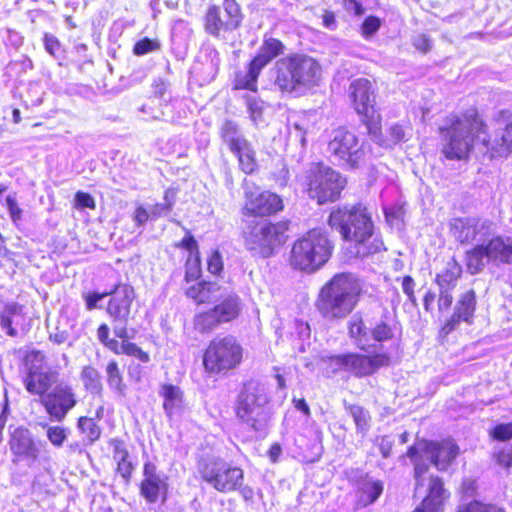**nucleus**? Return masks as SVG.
<instances>
[{
    "label": "nucleus",
    "instance_id": "obj_1",
    "mask_svg": "<svg viewBox=\"0 0 512 512\" xmlns=\"http://www.w3.org/2000/svg\"><path fill=\"white\" fill-rule=\"evenodd\" d=\"M440 152L448 161L467 162L475 147L481 143L490 159L507 158L512 154V121L499 137L492 138L489 126L476 107L446 115L437 127Z\"/></svg>",
    "mask_w": 512,
    "mask_h": 512
},
{
    "label": "nucleus",
    "instance_id": "obj_2",
    "mask_svg": "<svg viewBox=\"0 0 512 512\" xmlns=\"http://www.w3.org/2000/svg\"><path fill=\"white\" fill-rule=\"evenodd\" d=\"M327 224L338 231L342 240L349 244L350 252L355 258H368L386 249L372 214L360 202L333 207Z\"/></svg>",
    "mask_w": 512,
    "mask_h": 512
},
{
    "label": "nucleus",
    "instance_id": "obj_3",
    "mask_svg": "<svg viewBox=\"0 0 512 512\" xmlns=\"http://www.w3.org/2000/svg\"><path fill=\"white\" fill-rule=\"evenodd\" d=\"M362 295L358 277L350 272L336 273L319 289L315 307L325 319H344L356 309Z\"/></svg>",
    "mask_w": 512,
    "mask_h": 512
},
{
    "label": "nucleus",
    "instance_id": "obj_4",
    "mask_svg": "<svg viewBox=\"0 0 512 512\" xmlns=\"http://www.w3.org/2000/svg\"><path fill=\"white\" fill-rule=\"evenodd\" d=\"M273 84L282 94L311 89L321 79L319 62L305 54L293 53L279 59L273 68Z\"/></svg>",
    "mask_w": 512,
    "mask_h": 512
},
{
    "label": "nucleus",
    "instance_id": "obj_5",
    "mask_svg": "<svg viewBox=\"0 0 512 512\" xmlns=\"http://www.w3.org/2000/svg\"><path fill=\"white\" fill-rule=\"evenodd\" d=\"M334 248L328 232L317 227L309 229L292 243L288 264L296 271L314 273L331 259Z\"/></svg>",
    "mask_w": 512,
    "mask_h": 512
},
{
    "label": "nucleus",
    "instance_id": "obj_6",
    "mask_svg": "<svg viewBox=\"0 0 512 512\" xmlns=\"http://www.w3.org/2000/svg\"><path fill=\"white\" fill-rule=\"evenodd\" d=\"M291 227L288 218L254 222L243 233L244 246L253 256L271 258L288 242Z\"/></svg>",
    "mask_w": 512,
    "mask_h": 512
},
{
    "label": "nucleus",
    "instance_id": "obj_7",
    "mask_svg": "<svg viewBox=\"0 0 512 512\" xmlns=\"http://www.w3.org/2000/svg\"><path fill=\"white\" fill-rule=\"evenodd\" d=\"M460 453L459 445L451 437L440 440L418 438L407 448L405 456L413 463L414 478L419 482L429 471V465L422 460L423 455H426L430 463L439 471H446Z\"/></svg>",
    "mask_w": 512,
    "mask_h": 512
},
{
    "label": "nucleus",
    "instance_id": "obj_8",
    "mask_svg": "<svg viewBox=\"0 0 512 512\" xmlns=\"http://www.w3.org/2000/svg\"><path fill=\"white\" fill-rule=\"evenodd\" d=\"M347 178L323 162L312 163L305 173L303 189L318 205L334 203L342 198Z\"/></svg>",
    "mask_w": 512,
    "mask_h": 512
},
{
    "label": "nucleus",
    "instance_id": "obj_9",
    "mask_svg": "<svg viewBox=\"0 0 512 512\" xmlns=\"http://www.w3.org/2000/svg\"><path fill=\"white\" fill-rule=\"evenodd\" d=\"M348 98L352 109L366 127L367 134L375 139L383 135V118L377 107V88L375 83L365 77L354 79L348 88Z\"/></svg>",
    "mask_w": 512,
    "mask_h": 512
},
{
    "label": "nucleus",
    "instance_id": "obj_10",
    "mask_svg": "<svg viewBox=\"0 0 512 512\" xmlns=\"http://www.w3.org/2000/svg\"><path fill=\"white\" fill-rule=\"evenodd\" d=\"M244 348L231 335L215 337L203 351L202 365L210 376L226 375L237 369L243 362Z\"/></svg>",
    "mask_w": 512,
    "mask_h": 512
},
{
    "label": "nucleus",
    "instance_id": "obj_11",
    "mask_svg": "<svg viewBox=\"0 0 512 512\" xmlns=\"http://www.w3.org/2000/svg\"><path fill=\"white\" fill-rule=\"evenodd\" d=\"M240 213L245 219H270L285 209L283 197L275 191L262 188L252 180L243 179Z\"/></svg>",
    "mask_w": 512,
    "mask_h": 512
},
{
    "label": "nucleus",
    "instance_id": "obj_12",
    "mask_svg": "<svg viewBox=\"0 0 512 512\" xmlns=\"http://www.w3.org/2000/svg\"><path fill=\"white\" fill-rule=\"evenodd\" d=\"M328 363L335 371L342 370L356 378H365L376 374L380 369L389 367L391 355L382 349V345L367 353L347 352L328 357Z\"/></svg>",
    "mask_w": 512,
    "mask_h": 512
},
{
    "label": "nucleus",
    "instance_id": "obj_13",
    "mask_svg": "<svg viewBox=\"0 0 512 512\" xmlns=\"http://www.w3.org/2000/svg\"><path fill=\"white\" fill-rule=\"evenodd\" d=\"M327 151L336 165L344 170H359L366 164L363 143L354 131L345 126L333 131V136L327 143Z\"/></svg>",
    "mask_w": 512,
    "mask_h": 512
},
{
    "label": "nucleus",
    "instance_id": "obj_14",
    "mask_svg": "<svg viewBox=\"0 0 512 512\" xmlns=\"http://www.w3.org/2000/svg\"><path fill=\"white\" fill-rule=\"evenodd\" d=\"M243 20L244 14L237 0H223L222 6L209 4L201 19L205 33L217 39L238 30Z\"/></svg>",
    "mask_w": 512,
    "mask_h": 512
},
{
    "label": "nucleus",
    "instance_id": "obj_15",
    "mask_svg": "<svg viewBox=\"0 0 512 512\" xmlns=\"http://www.w3.org/2000/svg\"><path fill=\"white\" fill-rule=\"evenodd\" d=\"M199 474L216 491L231 493L240 489L244 482V471L222 458H212L199 463Z\"/></svg>",
    "mask_w": 512,
    "mask_h": 512
},
{
    "label": "nucleus",
    "instance_id": "obj_16",
    "mask_svg": "<svg viewBox=\"0 0 512 512\" xmlns=\"http://www.w3.org/2000/svg\"><path fill=\"white\" fill-rule=\"evenodd\" d=\"M243 310L241 298L236 293L219 294L213 306L198 313L194 318L195 327L202 333L236 321Z\"/></svg>",
    "mask_w": 512,
    "mask_h": 512
},
{
    "label": "nucleus",
    "instance_id": "obj_17",
    "mask_svg": "<svg viewBox=\"0 0 512 512\" xmlns=\"http://www.w3.org/2000/svg\"><path fill=\"white\" fill-rule=\"evenodd\" d=\"M221 140L227 145L235 156L239 170L245 175H253L259 170L257 153L251 142L240 135L236 122L226 120L219 130Z\"/></svg>",
    "mask_w": 512,
    "mask_h": 512
},
{
    "label": "nucleus",
    "instance_id": "obj_18",
    "mask_svg": "<svg viewBox=\"0 0 512 512\" xmlns=\"http://www.w3.org/2000/svg\"><path fill=\"white\" fill-rule=\"evenodd\" d=\"M269 403V397L263 387L254 381L243 383L234 403L235 416L242 423L257 429L259 418L264 414V408Z\"/></svg>",
    "mask_w": 512,
    "mask_h": 512
},
{
    "label": "nucleus",
    "instance_id": "obj_19",
    "mask_svg": "<svg viewBox=\"0 0 512 512\" xmlns=\"http://www.w3.org/2000/svg\"><path fill=\"white\" fill-rule=\"evenodd\" d=\"M107 312L113 318V332L120 339H131L135 331L127 328L130 307L134 300V289L128 284H119L112 292Z\"/></svg>",
    "mask_w": 512,
    "mask_h": 512
},
{
    "label": "nucleus",
    "instance_id": "obj_20",
    "mask_svg": "<svg viewBox=\"0 0 512 512\" xmlns=\"http://www.w3.org/2000/svg\"><path fill=\"white\" fill-rule=\"evenodd\" d=\"M477 309V295L473 288L462 292L456 301L454 311L439 327L437 340L443 344L461 322L472 324Z\"/></svg>",
    "mask_w": 512,
    "mask_h": 512
},
{
    "label": "nucleus",
    "instance_id": "obj_21",
    "mask_svg": "<svg viewBox=\"0 0 512 512\" xmlns=\"http://www.w3.org/2000/svg\"><path fill=\"white\" fill-rule=\"evenodd\" d=\"M41 403L51 420L62 422L76 406L77 399L71 385L60 382L43 396Z\"/></svg>",
    "mask_w": 512,
    "mask_h": 512
},
{
    "label": "nucleus",
    "instance_id": "obj_22",
    "mask_svg": "<svg viewBox=\"0 0 512 512\" xmlns=\"http://www.w3.org/2000/svg\"><path fill=\"white\" fill-rule=\"evenodd\" d=\"M9 446L12 462L15 464L25 463L28 467H31L39 459L40 447L27 428L19 426L12 430Z\"/></svg>",
    "mask_w": 512,
    "mask_h": 512
},
{
    "label": "nucleus",
    "instance_id": "obj_23",
    "mask_svg": "<svg viewBox=\"0 0 512 512\" xmlns=\"http://www.w3.org/2000/svg\"><path fill=\"white\" fill-rule=\"evenodd\" d=\"M34 358L39 364L32 363L29 366L24 378V386L30 394L40 396L42 399L50 391L52 385L57 382V373L43 367L41 362L44 355L41 352H36Z\"/></svg>",
    "mask_w": 512,
    "mask_h": 512
},
{
    "label": "nucleus",
    "instance_id": "obj_24",
    "mask_svg": "<svg viewBox=\"0 0 512 512\" xmlns=\"http://www.w3.org/2000/svg\"><path fill=\"white\" fill-rule=\"evenodd\" d=\"M449 497L450 493L445 488L443 479L438 475H431L425 496L412 512H444V505Z\"/></svg>",
    "mask_w": 512,
    "mask_h": 512
},
{
    "label": "nucleus",
    "instance_id": "obj_25",
    "mask_svg": "<svg viewBox=\"0 0 512 512\" xmlns=\"http://www.w3.org/2000/svg\"><path fill=\"white\" fill-rule=\"evenodd\" d=\"M384 492V482L369 473L362 474L354 484L355 506L357 509L374 504Z\"/></svg>",
    "mask_w": 512,
    "mask_h": 512
},
{
    "label": "nucleus",
    "instance_id": "obj_26",
    "mask_svg": "<svg viewBox=\"0 0 512 512\" xmlns=\"http://www.w3.org/2000/svg\"><path fill=\"white\" fill-rule=\"evenodd\" d=\"M488 255V262L495 265H509L512 263V239L504 236H493L484 243Z\"/></svg>",
    "mask_w": 512,
    "mask_h": 512
},
{
    "label": "nucleus",
    "instance_id": "obj_27",
    "mask_svg": "<svg viewBox=\"0 0 512 512\" xmlns=\"http://www.w3.org/2000/svg\"><path fill=\"white\" fill-rule=\"evenodd\" d=\"M285 44L278 38L265 36L258 52L251 58L261 69L285 53Z\"/></svg>",
    "mask_w": 512,
    "mask_h": 512
},
{
    "label": "nucleus",
    "instance_id": "obj_28",
    "mask_svg": "<svg viewBox=\"0 0 512 512\" xmlns=\"http://www.w3.org/2000/svg\"><path fill=\"white\" fill-rule=\"evenodd\" d=\"M370 334L380 344L399 339L402 335L401 324L397 319L384 317L370 328Z\"/></svg>",
    "mask_w": 512,
    "mask_h": 512
},
{
    "label": "nucleus",
    "instance_id": "obj_29",
    "mask_svg": "<svg viewBox=\"0 0 512 512\" xmlns=\"http://www.w3.org/2000/svg\"><path fill=\"white\" fill-rule=\"evenodd\" d=\"M263 69H261L251 59L246 65V72H237L232 81L234 91L247 90L253 93L258 92V79Z\"/></svg>",
    "mask_w": 512,
    "mask_h": 512
},
{
    "label": "nucleus",
    "instance_id": "obj_30",
    "mask_svg": "<svg viewBox=\"0 0 512 512\" xmlns=\"http://www.w3.org/2000/svg\"><path fill=\"white\" fill-rule=\"evenodd\" d=\"M24 321L23 308L17 303L7 304L0 313V326L11 337L18 335L17 328L21 327Z\"/></svg>",
    "mask_w": 512,
    "mask_h": 512
},
{
    "label": "nucleus",
    "instance_id": "obj_31",
    "mask_svg": "<svg viewBox=\"0 0 512 512\" xmlns=\"http://www.w3.org/2000/svg\"><path fill=\"white\" fill-rule=\"evenodd\" d=\"M462 275L461 264L456 257L452 256L446 262L443 270L435 275L434 282L439 288L455 289Z\"/></svg>",
    "mask_w": 512,
    "mask_h": 512
},
{
    "label": "nucleus",
    "instance_id": "obj_32",
    "mask_svg": "<svg viewBox=\"0 0 512 512\" xmlns=\"http://www.w3.org/2000/svg\"><path fill=\"white\" fill-rule=\"evenodd\" d=\"M220 289L221 287L216 282L198 281L186 289L185 295L197 305L207 304L216 297Z\"/></svg>",
    "mask_w": 512,
    "mask_h": 512
},
{
    "label": "nucleus",
    "instance_id": "obj_33",
    "mask_svg": "<svg viewBox=\"0 0 512 512\" xmlns=\"http://www.w3.org/2000/svg\"><path fill=\"white\" fill-rule=\"evenodd\" d=\"M164 403L163 407L170 419L180 416L185 408V400L182 390L178 386L164 385L163 387Z\"/></svg>",
    "mask_w": 512,
    "mask_h": 512
},
{
    "label": "nucleus",
    "instance_id": "obj_34",
    "mask_svg": "<svg viewBox=\"0 0 512 512\" xmlns=\"http://www.w3.org/2000/svg\"><path fill=\"white\" fill-rule=\"evenodd\" d=\"M484 259L488 261V255L484 243L473 246L465 255L467 271L471 275L482 272L485 266Z\"/></svg>",
    "mask_w": 512,
    "mask_h": 512
},
{
    "label": "nucleus",
    "instance_id": "obj_35",
    "mask_svg": "<svg viewBox=\"0 0 512 512\" xmlns=\"http://www.w3.org/2000/svg\"><path fill=\"white\" fill-rule=\"evenodd\" d=\"M348 335L354 341L355 345L363 351H366L365 343L368 340V332L362 318H353L347 325Z\"/></svg>",
    "mask_w": 512,
    "mask_h": 512
},
{
    "label": "nucleus",
    "instance_id": "obj_36",
    "mask_svg": "<svg viewBox=\"0 0 512 512\" xmlns=\"http://www.w3.org/2000/svg\"><path fill=\"white\" fill-rule=\"evenodd\" d=\"M114 460L117 462V471L119 474L125 480H128L134 467L127 450L121 443L115 445Z\"/></svg>",
    "mask_w": 512,
    "mask_h": 512
},
{
    "label": "nucleus",
    "instance_id": "obj_37",
    "mask_svg": "<svg viewBox=\"0 0 512 512\" xmlns=\"http://www.w3.org/2000/svg\"><path fill=\"white\" fill-rule=\"evenodd\" d=\"M107 384L109 388L120 396L125 395L126 385L123 383V378L119 370L118 364L111 361L106 367Z\"/></svg>",
    "mask_w": 512,
    "mask_h": 512
},
{
    "label": "nucleus",
    "instance_id": "obj_38",
    "mask_svg": "<svg viewBox=\"0 0 512 512\" xmlns=\"http://www.w3.org/2000/svg\"><path fill=\"white\" fill-rule=\"evenodd\" d=\"M450 232L461 244L467 243L474 237V230L467 220L456 218L450 225Z\"/></svg>",
    "mask_w": 512,
    "mask_h": 512
},
{
    "label": "nucleus",
    "instance_id": "obj_39",
    "mask_svg": "<svg viewBox=\"0 0 512 512\" xmlns=\"http://www.w3.org/2000/svg\"><path fill=\"white\" fill-rule=\"evenodd\" d=\"M456 512H506L503 507L491 502L471 500L458 506Z\"/></svg>",
    "mask_w": 512,
    "mask_h": 512
},
{
    "label": "nucleus",
    "instance_id": "obj_40",
    "mask_svg": "<svg viewBox=\"0 0 512 512\" xmlns=\"http://www.w3.org/2000/svg\"><path fill=\"white\" fill-rule=\"evenodd\" d=\"M85 388L91 393L100 394L102 391V383L98 371L92 366H85L81 372Z\"/></svg>",
    "mask_w": 512,
    "mask_h": 512
},
{
    "label": "nucleus",
    "instance_id": "obj_41",
    "mask_svg": "<svg viewBox=\"0 0 512 512\" xmlns=\"http://www.w3.org/2000/svg\"><path fill=\"white\" fill-rule=\"evenodd\" d=\"M77 427L90 443L98 440L101 435V429L96 424L95 418L80 417L78 419Z\"/></svg>",
    "mask_w": 512,
    "mask_h": 512
},
{
    "label": "nucleus",
    "instance_id": "obj_42",
    "mask_svg": "<svg viewBox=\"0 0 512 512\" xmlns=\"http://www.w3.org/2000/svg\"><path fill=\"white\" fill-rule=\"evenodd\" d=\"M145 476L141 485V493L148 501L154 502L159 493V479L157 476H148V466H145Z\"/></svg>",
    "mask_w": 512,
    "mask_h": 512
},
{
    "label": "nucleus",
    "instance_id": "obj_43",
    "mask_svg": "<svg viewBox=\"0 0 512 512\" xmlns=\"http://www.w3.org/2000/svg\"><path fill=\"white\" fill-rule=\"evenodd\" d=\"M358 431L364 432L369 427V413L359 405L350 404L346 407Z\"/></svg>",
    "mask_w": 512,
    "mask_h": 512
},
{
    "label": "nucleus",
    "instance_id": "obj_44",
    "mask_svg": "<svg viewBox=\"0 0 512 512\" xmlns=\"http://www.w3.org/2000/svg\"><path fill=\"white\" fill-rule=\"evenodd\" d=\"M489 438L496 442H508L512 439V421L497 423L488 431Z\"/></svg>",
    "mask_w": 512,
    "mask_h": 512
},
{
    "label": "nucleus",
    "instance_id": "obj_45",
    "mask_svg": "<svg viewBox=\"0 0 512 512\" xmlns=\"http://www.w3.org/2000/svg\"><path fill=\"white\" fill-rule=\"evenodd\" d=\"M69 430L61 426H47L46 436L49 442L56 448L63 446L68 438Z\"/></svg>",
    "mask_w": 512,
    "mask_h": 512
},
{
    "label": "nucleus",
    "instance_id": "obj_46",
    "mask_svg": "<svg viewBox=\"0 0 512 512\" xmlns=\"http://www.w3.org/2000/svg\"><path fill=\"white\" fill-rule=\"evenodd\" d=\"M382 21L378 16H367L360 25V33L363 38H371L381 27Z\"/></svg>",
    "mask_w": 512,
    "mask_h": 512
},
{
    "label": "nucleus",
    "instance_id": "obj_47",
    "mask_svg": "<svg viewBox=\"0 0 512 512\" xmlns=\"http://www.w3.org/2000/svg\"><path fill=\"white\" fill-rule=\"evenodd\" d=\"M202 273L201 269V258L200 257H188L185 268V280L186 282L195 281L200 278Z\"/></svg>",
    "mask_w": 512,
    "mask_h": 512
},
{
    "label": "nucleus",
    "instance_id": "obj_48",
    "mask_svg": "<svg viewBox=\"0 0 512 512\" xmlns=\"http://www.w3.org/2000/svg\"><path fill=\"white\" fill-rule=\"evenodd\" d=\"M494 462L508 470L512 467V445L510 447H502L492 454Z\"/></svg>",
    "mask_w": 512,
    "mask_h": 512
},
{
    "label": "nucleus",
    "instance_id": "obj_49",
    "mask_svg": "<svg viewBox=\"0 0 512 512\" xmlns=\"http://www.w3.org/2000/svg\"><path fill=\"white\" fill-rule=\"evenodd\" d=\"M247 110L250 118L253 121L258 120L263 114V101L257 97L246 95L244 96Z\"/></svg>",
    "mask_w": 512,
    "mask_h": 512
},
{
    "label": "nucleus",
    "instance_id": "obj_50",
    "mask_svg": "<svg viewBox=\"0 0 512 512\" xmlns=\"http://www.w3.org/2000/svg\"><path fill=\"white\" fill-rule=\"evenodd\" d=\"M99 341L114 353H119V342L109 338V327L107 324H101L97 330Z\"/></svg>",
    "mask_w": 512,
    "mask_h": 512
},
{
    "label": "nucleus",
    "instance_id": "obj_51",
    "mask_svg": "<svg viewBox=\"0 0 512 512\" xmlns=\"http://www.w3.org/2000/svg\"><path fill=\"white\" fill-rule=\"evenodd\" d=\"M401 286L403 293L406 295L408 301L413 305L417 306V297L415 293L416 282L410 275H405L401 279Z\"/></svg>",
    "mask_w": 512,
    "mask_h": 512
},
{
    "label": "nucleus",
    "instance_id": "obj_52",
    "mask_svg": "<svg viewBox=\"0 0 512 512\" xmlns=\"http://www.w3.org/2000/svg\"><path fill=\"white\" fill-rule=\"evenodd\" d=\"M178 246L189 252L188 257H200L198 243L190 232L185 234V236L179 242Z\"/></svg>",
    "mask_w": 512,
    "mask_h": 512
},
{
    "label": "nucleus",
    "instance_id": "obj_53",
    "mask_svg": "<svg viewBox=\"0 0 512 512\" xmlns=\"http://www.w3.org/2000/svg\"><path fill=\"white\" fill-rule=\"evenodd\" d=\"M452 290L453 289L439 288L437 307L440 313H445L451 308L453 303Z\"/></svg>",
    "mask_w": 512,
    "mask_h": 512
},
{
    "label": "nucleus",
    "instance_id": "obj_54",
    "mask_svg": "<svg viewBox=\"0 0 512 512\" xmlns=\"http://www.w3.org/2000/svg\"><path fill=\"white\" fill-rule=\"evenodd\" d=\"M452 290L453 289L439 288L437 307L440 313H445L451 308L453 303Z\"/></svg>",
    "mask_w": 512,
    "mask_h": 512
},
{
    "label": "nucleus",
    "instance_id": "obj_55",
    "mask_svg": "<svg viewBox=\"0 0 512 512\" xmlns=\"http://www.w3.org/2000/svg\"><path fill=\"white\" fill-rule=\"evenodd\" d=\"M207 269L211 274L219 275L223 270L222 256L219 251L211 252L207 259Z\"/></svg>",
    "mask_w": 512,
    "mask_h": 512
},
{
    "label": "nucleus",
    "instance_id": "obj_56",
    "mask_svg": "<svg viewBox=\"0 0 512 512\" xmlns=\"http://www.w3.org/2000/svg\"><path fill=\"white\" fill-rule=\"evenodd\" d=\"M5 206L9 211L13 223L17 224L22 218V209L18 206L15 195L9 194L6 197Z\"/></svg>",
    "mask_w": 512,
    "mask_h": 512
},
{
    "label": "nucleus",
    "instance_id": "obj_57",
    "mask_svg": "<svg viewBox=\"0 0 512 512\" xmlns=\"http://www.w3.org/2000/svg\"><path fill=\"white\" fill-rule=\"evenodd\" d=\"M43 41L45 50L53 57H57L61 50V44L59 40L54 35L45 33Z\"/></svg>",
    "mask_w": 512,
    "mask_h": 512
},
{
    "label": "nucleus",
    "instance_id": "obj_58",
    "mask_svg": "<svg viewBox=\"0 0 512 512\" xmlns=\"http://www.w3.org/2000/svg\"><path fill=\"white\" fill-rule=\"evenodd\" d=\"M75 207L77 209H95L96 204L94 198L90 194L79 191L75 194Z\"/></svg>",
    "mask_w": 512,
    "mask_h": 512
},
{
    "label": "nucleus",
    "instance_id": "obj_59",
    "mask_svg": "<svg viewBox=\"0 0 512 512\" xmlns=\"http://www.w3.org/2000/svg\"><path fill=\"white\" fill-rule=\"evenodd\" d=\"M158 48V42L152 41L148 38L142 39L138 41L134 46V53L136 55H144L150 51L156 50Z\"/></svg>",
    "mask_w": 512,
    "mask_h": 512
},
{
    "label": "nucleus",
    "instance_id": "obj_60",
    "mask_svg": "<svg viewBox=\"0 0 512 512\" xmlns=\"http://www.w3.org/2000/svg\"><path fill=\"white\" fill-rule=\"evenodd\" d=\"M375 443L383 458H389L392 455L393 441L388 436H380L375 439Z\"/></svg>",
    "mask_w": 512,
    "mask_h": 512
},
{
    "label": "nucleus",
    "instance_id": "obj_61",
    "mask_svg": "<svg viewBox=\"0 0 512 512\" xmlns=\"http://www.w3.org/2000/svg\"><path fill=\"white\" fill-rule=\"evenodd\" d=\"M341 4L346 12H352L355 16L359 17L365 13L361 0H341Z\"/></svg>",
    "mask_w": 512,
    "mask_h": 512
},
{
    "label": "nucleus",
    "instance_id": "obj_62",
    "mask_svg": "<svg viewBox=\"0 0 512 512\" xmlns=\"http://www.w3.org/2000/svg\"><path fill=\"white\" fill-rule=\"evenodd\" d=\"M413 46L420 53L426 54L431 50L432 43H431L429 36H427L425 34H420L414 38Z\"/></svg>",
    "mask_w": 512,
    "mask_h": 512
},
{
    "label": "nucleus",
    "instance_id": "obj_63",
    "mask_svg": "<svg viewBox=\"0 0 512 512\" xmlns=\"http://www.w3.org/2000/svg\"><path fill=\"white\" fill-rule=\"evenodd\" d=\"M123 341L119 343V353L118 354H126L129 356L135 357L137 353H139V347L131 342H128V339H122Z\"/></svg>",
    "mask_w": 512,
    "mask_h": 512
},
{
    "label": "nucleus",
    "instance_id": "obj_64",
    "mask_svg": "<svg viewBox=\"0 0 512 512\" xmlns=\"http://www.w3.org/2000/svg\"><path fill=\"white\" fill-rule=\"evenodd\" d=\"M322 24L325 28L335 29L337 27L336 15L332 10L325 9L322 13Z\"/></svg>",
    "mask_w": 512,
    "mask_h": 512
}]
</instances>
